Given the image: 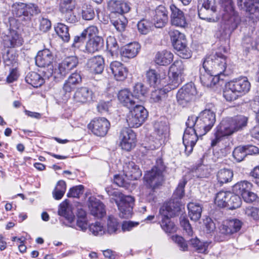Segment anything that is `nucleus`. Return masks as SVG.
Masks as SVG:
<instances>
[{"label":"nucleus","instance_id":"nucleus-1","mask_svg":"<svg viewBox=\"0 0 259 259\" xmlns=\"http://www.w3.org/2000/svg\"><path fill=\"white\" fill-rule=\"evenodd\" d=\"M247 122L248 118L241 115L223 119L215 128L214 138L211 140V146L214 147L226 140L228 136L242 130Z\"/></svg>","mask_w":259,"mask_h":259},{"label":"nucleus","instance_id":"nucleus-2","mask_svg":"<svg viewBox=\"0 0 259 259\" xmlns=\"http://www.w3.org/2000/svg\"><path fill=\"white\" fill-rule=\"evenodd\" d=\"M106 191L110 197V202H114L117 205L119 217L124 219L131 218L133 214L134 198L111 188H107Z\"/></svg>","mask_w":259,"mask_h":259},{"label":"nucleus","instance_id":"nucleus-3","mask_svg":"<svg viewBox=\"0 0 259 259\" xmlns=\"http://www.w3.org/2000/svg\"><path fill=\"white\" fill-rule=\"evenodd\" d=\"M250 89V83L247 77L236 78L226 84L223 96L227 101H232L248 93Z\"/></svg>","mask_w":259,"mask_h":259},{"label":"nucleus","instance_id":"nucleus-4","mask_svg":"<svg viewBox=\"0 0 259 259\" xmlns=\"http://www.w3.org/2000/svg\"><path fill=\"white\" fill-rule=\"evenodd\" d=\"M11 11L13 17L17 18L18 21L25 23L31 20L32 16L40 12V10L36 5L22 2L13 3Z\"/></svg>","mask_w":259,"mask_h":259},{"label":"nucleus","instance_id":"nucleus-5","mask_svg":"<svg viewBox=\"0 0 259 259\" xmlns=\"http://www.w3.org/2000/svg\"><path fill=\"white\" fill-rule=\"evenodd\" d=\"M78 63L76 56H69L66 58L57 68H50L44 71V77L49 79L53 77L55 79H61L65 76L72 69L75 68Z\"/></svg>","mask_w":259,"mask_h":259},{"label":"nucleus","instance_id":"nucleus-6","mask_svg":"<svg viewBox=\"0 0 259 259\" xmlns=\"http://www.w3.org/2000/svg\"><path fill=\"white\" fill-rule=\"evenodd\" d=\"M166 166L161 158L157 159L155 165L144 176V180L153 190L161 185L164 180L163 172Z\"/></svg>","mask_w":259,"mask_h":259},{"label":"nucleus","instance_id":"nucleus-7","mask_svg":"<svg viewBox=\"0 0 259 259\" xmlns=\"http://www.w3.org/2000/svg\"><path fill=\"white\" fill-rule=\"evenodd\" d=\"M178 206H174V203L163 205L159 210V219L161 220V228L166 232L171 233L176 231V226L170 218L176 215L180 210Z\"/></svg>","mask_w":259,"mask_h":259},{"label":"nucleus","instance_id":"nucleus-8","mask_svg":"<svg viewBox=\"0 0 259 259\" xmlns=\"http://www.w3.org/2000/svg\"><path fill=\"white\" fill-rule=\"evenodd\" d=\"M58 214L64 217L68 221V224H65L68 227L85 232L89 226L88 219L82 218L81 219H77L76 226L77 228L75 227V225L74 224L75 216L66 201H64L60 204L58 209Z\"/></svg>","mask_w":259,"mask_h":259},{"label":"nucleus","instance_id":"nucleus-9","mask_svg":"<svg viewBox=\"0 0 259 259\" xmlns=\"http://www.w3.org/2000/svg\"><path fill=\"white\" fill-rule=\"evenodd\" d=\"M227 62L226 57L221 53L217 52L214 55L206 57L203 65L215 76H219L226 70Z\"/></svg>","mask_w":259,"mask_h":259},{"label":"nucleus","instance_id":"nucleus-10","mask_svg":"<svg viewBox=\"0 0 259 259\" xmlns=\"http://www.w3.org/2000/svg\"><path fill=\"white\" fill-rule=\"evenodd\" d=\"M148 113L145 107L136 104L126 115V122L130 127L137 128L140 126L147 119Z\"/></svg>","mask_w":259,"mask_h":259},{"label":"nucleus","instance_id":"nucleus-11","mask_svg":"<svg viewBox=\"0 0 259 259\" xmlns=\"http://www.w3.org/2000/svg\"><path fill=\"white\" fill-rule=\"evenodd\" d=\"M198 118L197 130L200 135H204L208 132L216 121L215 114L210 109H205L201 111Z\"/></svg>","mask_w":259,"mask_h":259},{"label":"nucleus","instance_id":"nucleus-12","mask_svg":"<svg viewBox=\"0 0 259 259\" xmlns=\"http://www.w3.org/2000/svg\"><path fill=\"white\" fill-rule=\"evenodd\" d=\"M15 22V18H9L10 28L2 36L3 44L5 48H15L21 46L23 44V38L17 31L14 29L15 27L13 25Z\"/></svg>","mask_w":259,"mask_h":259},{"label":"nucleus","instance_id":"nucleus-13","mask_svg":"<svg viewBox=\"0 0 259 259\" xmlns=\"http://www.w3.org/2000/svg\"><path fill=\"white\" fill-rule=\"evenodd\" d=\"M186 66L181 60H176L169 68V78L171 80L172 89L178 87L182 82V76L184 74Z\"/></svg>","mask_w":259,"mask_h":259},{"label":"nucleus","instance_id":"nucleus-14","mask_svg":"<svg viewBox=\"0 0 259 259\" xmlns=\"http://www.w3.org/2000/svg\"><path fill=\"white\" fill-rule=\"evenodd\" d=\"M196 93L194 85L192 83H187L178 92L177 101L179 104L184 107L194 100Z\"/></svg>","mask_w":259,"mask_h":259},{"label":"nucleus","instance_id":"nucleus-15","mask_svg":"<svg viewBox=\"0 0 259 259\" xmlns=\"http://www.w3.org/2000/svg\"><path fill=\"white\" fill-rule=\"evenodd\" d=\"M119 139L120 146L125 151H129L136 146V135L131 129L123 128L120 132Z\"/></svg>","mask_w":259,"mask_h":259},{"label":"nucleus","instance_id":"nucleus-16","mask_svg":"<svg viewBox=\"0 0 259 259\" xmlns=\"http://www.w3.org/2000/svg\"><path fill=\"white\" fill-rule=\"evenodd\" d=\"M110 125L109 121L106 118L101 117L92 120L88 127L94 135L103 137L107 133Z\"/></svg>","mask_w":259,"mask_h":259},{"label":"nucleus","instance_id":"nucleus-17","mask_svg":"<svg viewBox=\"0 0 259 259\" xmlns=\"http://www.w3.org/2000/svg\"><path fill=\"white\" fill-rule=\"evenodd\" d=\"M54 60V56L49 49H44L39 51L35 57L36 65L39 67L44 68L42 72L48 69L53 68L52 64Z\"/></svg>","mask_w":259,"mask_h":259},{"label":"nucleus","instance_id":"nucleus-18","mask_svg":"<svg viewBox=\"0 0 259 259\" xmlns=\"http://www.w3.org/2000/svg\"><path fill=\"white\" fill-rule=\"evenodd\" d=\"M199 135L198 131L193 128H186L183 137V143L185 147L187 154L191 153L198 140Z\"/></svg>","mask_w":259,"mask_h":259},{"label":"nucleus","instance_id":"nucleus-19","mask_svg":"<svg viewBox=\"0 0 259 259\" xmlns=\"http://www.w3.org/2000/svg\"><path fill=\"white\" fill-rule=\"evenodd\" d=\"M169 9L171 12L170 16L171 24L183 28L187 27L188 24L184 12L174 4H171Z\"/></svg>","mask_w":259,"mask_h":259},{"label":"nucleus","instance_id":"nucleus-20","mask_svg":"<svg viewBox=\"0 0 259 259\" xmlns=\"http://www.w3.org/2000/svg\"><path fill=\"white\" fill-rule=\"evenodd\" d=\"M154 127L155 140L153 147H151L152 149L158 148L164 143L168 132V127L165 122H156Z\"/></svg>","mask_w":259,"mask_h":259},{"label":"nucleus","instance_id":"nucleus-21","mask_svg":"<svg viewBox=\"0 0 259 259\" xmlns=\"http://www.w3.org/2000/svg\"><path fill=\"white\" fill-rule=\"evenodd\" d=\"M228 4V6L225 7V9L227 12L229 13V16L225 14L224 19L226 20L228 17V19L225 22V28L228 29V32L230 33L237 28L240 22V18L238 15L235 14L232 1L229 0Z\"/></svg>","mask_w":259,"mask_h":259},{"label":"nucleus","instance_id":"nucleus-22","mask_svg":"<svg viewBox=\"0 0 259 259\" xmlns=\"http://www.w3.org/2000/svg\"><path fill=\"white\" fill-rule=\"evenodd\" d=\"M237 5L241 9H245L252 19L259 17V0H237Z\"/></svg>","mask_w":259,"mask_h":259},{"label":"nucleus","instance_id":"nucleus-23","mask_svg":"<svg viewBox=\"0 0 259 259\" xmlns=\"http://www.w3.org/2000/svg\"><path fill=\"white\" fill-rule=\"evenodd\" d=\"M200 80L203 86L206 87H212L215 85L220 80V77L215 75L211 72L208 71V69L202 67L199 69Z\"/></svg>","mask_w":259,"mask_h":259},{"label":"nucleus","instance_id":"nucleus-24","mask_svg":"<svg viewBox=\"0 0 259 259\" xmlns=\"http://www.w3.org/2000/svg\"><path fill=\"white\" fill-rule=\"evenodd\" d=\"M109 70L117 81H123L127 76V69L118 61H113L110 63Z\"/></svg>","mask_w":259,"mask_h":259},{"label":"nucleus","instance_id":"nucleus-25","mask_svg":"<svg viewBox=\"0 0 259 259\" xmlns=\"http://www.w3.org/2000/svg\"><path fill=\"white\" fill-rule=\"evenodd\" d=\"M123 172L127 179L136 180L142 176V171L133 161L125 162L123 166Z\"/></svg>","mask_w":259,"mask_h":259},{"label":"nucleus","instance_id":"nucleus-26","mask_svg":"<svg viewBox=\"0 0 259 259\" xmlns=\"http://www.w3.org/2000/svg\"><path fill=\"white\" fill-rule=\"evenodd\" d=\"M109 10L111 12L112 15L116 13L122 15L130 10L129 4L123 1L111 0L108 3Z\"/></svg>","mask_w":259,"mask_h":259},{"label":"nucleus","instance_id":"nucleus-27","mask_svg":"<svg viewBox=\"0 0 259 259\" xmlns=\"http://www.w3.org/2000/svg\"><path fill=\"white\" fill-rule=\"evenodd\" d=\"M89 208L92 215L102 218L106 214L105 205L99 200L94 197H90L89 200Z\"/></svg>","mask_w":259,"mask_h":259},{"label":"nucleus","instance_id":"nucleus-28","mask_svg":"<svg viewBox=\"0 0 259 259\" xmlns=\"http://www.w3.org/2000/svg\"><path fill=\"white\" fill-rule=\"evenodd\" d=\"M167 14L168 12L164 6L159 5L156 8L153 17L155 27L162 28L165 26L168 21Z\"/></svg>","mask_w":259,"mask_h":259},{"label":"nucleus","instance_id":"nucleus-29","mask_svg":"<svg viewBox=\"0 0 259 259\" xmlns=\"http://www.w3.org/2000/svg\"><path fill=\"white\" fill-rule=\"evenodd\" d=\"M242 225L241 221L238 219H232L227 221L223 224L220 228L222 234L231 235L238 232Z\"/></svg>","mask_w":259,"mask_h":259},{"label":"nucleus","instance_id":"nucleus-30","mask_svg":"<svg viewBox=\"0 0 259 259\" xmlns=\"http://www.w3.org/2000/svg\"><path fill=\"white\" fill-rule=\"evenodd\" d=\"M206 5L198 4V14L199 18L209 21L214 19L210 17L216 11L215 8L212 5L213 3H205Z\"/></svg>","mask_w":259,"mask_h":259},{"label":"nucleus","instance_id":"nucleus-31","mask_svg":"<svg viewBox=\"0 0 259 259\" xmlns=\"http://www.w3.org/2000/svg\"><path fill=\"white\" fill-rule=\"evenodd\" d=\"M93 95L92 91L88 88L81 87L75 92L74 100L76 102L85 103L92 100Z\"/></svg>","mask_w":259,"mask_h":259},{"label":"nucleus","instance_id":"nucleus-32","mask_svg":"<svg viewBox=\"0 0 259 259\" xmlns=\"http://www.w3.org/2000/svg\"><path fill=\"white\" fill-rule=\"evenodd\" d=\"M87 66L91 72L100 74L104 68V58L101 56L92 57L88 60Z\"/></svg>","mask_w":259,"mask_h":259},{"label":"nucleus","instance_id":"nucleus-33","mask_svg":"<svg viewBox=\"0 0 259 259\" xmlns=\"http://www.w3.org/2000/svg\"><path fill=\"white\" fill-rule=\"evenodd\" d=\"M119 101L124 106L130 109L138 104L133 94L127 89L121 90L118 94Z\"/></svg>","mask_w":259,"mask_h":259},{"label":"nucleus","instance_id":"nucleus-34","mask_svg":"<svg viewBox=\"0 0 259 259\" xmlns=\"http://www.w3.org/2000/svg\"><path fill=\"white\" fill-rule=\"evenodd\" d=\"M104 45V40L101 37L96 36L90 38L86 43L85 52L94 53L101 50Z\"/></svg>","mask_w":259,"mask_h":259},{"label":"nucleus","instance_id":"nucleus-35","mask_svg":"<svg viewBox=\"0 0 259 259\" xmlns=\"http://www.w3.org/2000/svg\"><path fill=\"white\" fill-rule=\"evenodd\" d=\"M169 34L175 49H180L183 45L186 44V39L185 35L179 31L175 29H171L169 31Z\"/></svg>","mask_w":259,"mask_h":259},{"label":"nucleus","instance_id":"nucleus-36","mask_svg":"<svg viewBox=\"0 0 259 259\" xmlns=\"http://www.w3.org/2000/svg\"><path fill=\"white\" fill-rule=\"evenodd\" d=\"M141 46L137 42L128 44L123 47L121 51V55L122 57L133 58L138 54Z\"/></svg>","mask_w":259,"mask_h":259},{"label":"nucleus","instance_id":"nucleus-37","mask_svg":"<svg viewBox=\"0 0 259 259\" xmlns=\"http://www.w3.org/2000/svg\"><path fill=\"white\" fill-rule=\"evenodd\" d=\"M174 59L173 54L168 51L163 50L156 53L155 62L159 65L165 66L169 64Z\"/></svg>","mask_w":259,"mask_h":259},{"label":"nucleus","instance_id":"nucleus-38","mask_svg":"<svg viewBox=\"0 0 259 259\" xmlns=\"http://www.w3.org/2000/svg\"><path fill=\"white\" fill-rule=\"evenodd\" d=\"M188 214L192 221L196 222L201 216L202 206L198 202H190L187 205Z\"/></svg>","mask_w":259,"mask_h":259},{"label":"nucleus","instance_id":"nucleus-39","mask_svg":"<svg viewBox=\"0 0 259 259\" xmlns=\"http://www.w3.org/2000/svg\"><path fill=\"white\" fill-rule=\"evenodd\" d=\"M25 80L34 88L40 87L44 82V78L35 72H29L26 76Z\"/></svg>","mask_w":259,"mask_h":259},{"label":"nucleus","instance_id":"nucleus-40","mask_svg":"<svg viewBox=\"0 0 259 259\" xmlns=\"http://www.w3.org/2000/svg\"><path fill=\"white\" fill-rule=\"evenodd\" d=\"M147 82L151 87L155 88L160 82V74L154 69H149L146 74Z\"/></svg>","mask_w":259,"mask_h":259},{"label":"nucleus","instance_id":"nucleus-41","mask_svg":"<svg viewBox=\"0 0 259 259\" xmlns=\"http://www.w3.org/2000/svg\"><path fill=\"white\" fill-rule=\"evenodd\" d=\"M233 177V172L230 169H221L217 174V179L218 182L221 184L231 182Z\"/></svg>","mask_w":259,"mask_h":259},{"label":"nucleus","instance_id":"nucleus-42","mask_svg":"<svg viewBox=\"0 0 259 259\" xmlns=\"http://www.w3.org/2000/svg\"><path fill=\"white\" fill-rule=\"evenodd\" d=\"M226 207L229 209H234L239 207L242 203L241 198L238 194L230 192Z\"/></svg>","mask_w":259,"mask_h":259},{"label":"nucleus","instance_id":"nucleus-43","mask_svg":"<svg viewBox=\"0 0 259 259\" xmlns=\"http://www.w3.org/2000/svg\"><path fill=\"white\" fill-rule=\"evenodd\" d=\"M252 186V185L251 183L247 181H242L234 185L233 190L234 193L242 196L244 193L250 191Z\"/></svg>","mask_w":259,"mask_h":259},{"label":"nucleus","instance_id":"nucleus-44","mask_svg":"<svg viewBox=\"0 0 259 259\" xmlns=\"http://www.w3.org/2000/svg\"><path fill=\"white\" fill-rule=\"evenodd\" d=\"M119 228L120 225L117 220L112 215L109 216L106 232L110 235L116 234L120 231Z\"/></svg>","mask_w":259,"mask_h":259},{"label":"nucleus","instance_id":"nucleus-45","mask_svg":"<svg viewBox=\"0 0 259 259\" xmlns=\"http://www.w3.org/2000/svg\"><path fill=\"white\" fill-rule=\"evenodd\" d=\"M146 93V88L144 87L143 83L138 82L134 86L132 94L139 103V101H142L144 100V96Z\"/></svg>","mask_w":259,"mask_h":259},{"label":"nucleus","instance_id":"nucleus-46","mask_svg":"<svg viewBox=\"0 0 259 259\" xmlns=\"http://www.w3.org/2000/svg\"><path fill=\"white\" fill-rule=\"evenodd\" d=\"M56 33L64 41L68 42L70 39L69 28L63 23H58L55 27Z\"/></svg>","mask_w":259,"mask_h":259},{"label":"nucleus","instance_id":"nucleus-47","mask_svg":"<svg viewBox=\"0 0 259 259\" xmlns=\"http://www.w3.org/2000/svg\"><path fill=\"white\" fill-rule=\"evenodd\" d=\"M243 46L248 51L254 49L259 51V35L255 38L250 36H246L243 39Z\"/></svg>","mask_w":259,"mask_h":259},{"label":"nucleus","instance_id":"nucleus-48","mask_svg":"<svg viewBox=\"0 0 259 259\" xmlns=\"http://www.w3.org/2000/svg\"><path fill=\"white\" fill-rule=\"evenodd\" d=\"M66 189V185L65 181L60 180L58 182L53 192V196L56 200L61 199L65 194Z\"/></svg>","mask_w":259,"mask_h":259},{"label":"nucleus","instance_id":"nucleus-49","mask_svg":"<svg viewBox=\"0 0 259 259\" xmlns=\"http://www.w3.org/2000/svg\"><path fill=\"white\" fill-rule=\"evenodd\" d=\"M5 66L17 68L18 65L17 57L12 52L7 51L3 56Z\"/></svg>","mask_w":259,"mask_h":259},{"label":"nucleus","instance_id":"nucleus-50","mask_svg":"<svg viewBox=\"0 0 259 259\" xmlns=\"http://www.w3.org/2000/svg\"><path fill=\"white\" fill-rule=\"evenodd\" d=\"M229 193L227 191H220L215 196V203L220 207H226L229 197Z\"/></svg>","mask_w":259,"mask_h":259},{"label":"nucleus","instance_id":"nucleus-51","mask_svg":"<svg viewBox=\"0 0 259 259\" xmlns=\"http://www.w3.org/2000/svg\"><path fill=\"white\" fill-rule=\"evenodd\" d=\"M166 97V93L162 89L155 90L151 93L150 101L151 103H159Z\"/></svg>","mask_w":259,"mask_h":259},{"label":"nucleus","instance_id":"nucleus-52","mask_svg":"<svg viewBox=\"0 0 259 259\" xmlns=\"http://www.w3.org/2000/svg\"><path fill=\"white\" fill-rule=\"evenodd\" d=\"M137 27L141 34H146L152 29L153 24L150 21L143 19L138 22Z\"/></svg>","mask_w":259,"mask_h":259},{"label":"nucleus","instance_id":"nucleus-53","mask_svg":"<svg viewBox=\"0 0 259 259\" xmlns=\"http://www.w3.org/2000/svg\"><path fill=\"white\" fill-rule=\"evenodd\" d=\"M125 19L123 15H120V17L114 18L113 16L110 18V21L116 29L118 31H123L125 27Z\"/></svg>","mask_w":259,"mask_h":259},{"label":"nucleus","instance_id":"nucleus-54","mask_svg":"<svg viewBox=\"0 0 259 259\" xmlns=\"http://www.w3.org/2000/svg\"><path fill=\"white\" fill-rule=\"evenodd\" d=\"M82 17L86 20H90L94 18L95 13L92 7L90 5L84 4L82 7Z\"/></svg>","mask_w":259,"mask_h":259},{"label":"nucleus","instance_id":"nucleus-55","mask_svg":"<svg viewBox=\"0 0 259 259\" xmlns=\"http://www.w3.org/2000/svg\"><path fill=\"white\" fill-rule=\"evenodd\" d=\"M74 8L75 2L73 0H61L59 8L61 12L73 11Z\"/></svg>","mask_w":259,"mask_h":259},{"label":"nucleus","instance_id":"nucleus-56","mask_svg":"<svg viewBox=\"0 0 259 259\" xmlns=\"http://www.w3.org/2000/svg\"><path fill=\"white\" fill-rule=\"evenodd\" d=\"M89 230L95 236L102 235L106 233L103 226L99 222L92 224L89 226Z\"/></svg>","mask_w":259,"mask_h":259},{"label":"nucleus","instance_id":"nucleus-57","mask_svg":"<svg viewBox=\"0 0 259 259\" xmlns=\"http://www.w3.org/2000/svg\"><path fill=\"white\" fill-rule=\"evenodd\" d=\"M187 183V181L183 179L180 182L178 187L173 194V197L175 199H181L184 195V188Z\"/></svg>","mask_w":259,"mask_h":259},{"label":"nucleus","instance_id":"nucleus-58","mask_svg":"<svg viewBox=\"0 0 259 259\" xmlns=\"http://www.w3.org/2000/svg\"><path fill=\"white\" fill-rule=\"evenodd\" d=\"M233 156L237 161H242L246 156L245 147L238 146L235 148L233 152Z\"/></svg>","mask_w":259,"mask_h":259},{"label":"nucleus","instance_id":"nucleus-59","mask_svg":"<svg viewBox=\"0 0 259 259\" xmlns=\"http://www.w3.org/2000/svg\"><path fill=\"white\" fill-rule=\"evenodd\" d=\"M84 187L82 185H78L70 189L67 193L69 197H79L80 194H83Z\"/></svg>","mask_w":259,"mask_h":259},{"label":"nucleus","instance_id":"nucleus-60","mask_svg":"<svg viewBox=\"0 0 259 259\" xmlns=\"http://www.w3.org/2000/svg\"><path fill=\"white\" fill-rule=\"evenodd\" d=\"M244 211L246 215L253 218L254 220L259 219V208L248 207L244 209Z\"/></svg>","mask_w":259,"mask_h":259},{"label":"nucleus","instance_id":"nucleus-61","mask_svg":"<svg viewBox=\"0 0 259 259\" xmlns=\"http://www.w3.org/2000/svg\"><path fill=\"white\" fill-rule=\"evenodd\" d=\"M178 53V55L183 59H188L191 57V51L187 47V44L183 45L180 49H176Z\"/></svg>","mask_w":259,"mask_h":259},{"label":"nucleus","instance_id":"nucleus-62","mask_svg":"<svg viewBox=\"0 0 259 259\" xmlns=\"http://www.w3.org/2000/svg\"><path fill=\"white\" fill-rule=\"evenodd\" d=\"M172 240L179 246L181 250L183 251L187 250L188 245L183 237L178 235L172 236Z\"/></svg>","mask_w":259,"mask_h":259},{"label":"nucleus","instance_id":"nucleus-63","mask_svg":"<svg viewBox=\"0 0 259 259\" xmlns=\"http://www.w3.org/2000/svg\"><path fill=\"white\" fill-rule=\"evenodd\" d=\"M51 27V21L45 18H41L39 19V29L40 31L46 32L48 31Z\"/></svg>","mask_w":259,"mask_h":259},{"label":"nucleus","instance_id":"nucleus-64","mask_svg":"<svg viewBox=\"0 0 259 259\" xmlns=\"http://www.w3.org/2000/svg\"><path fill=\"white\" fill-rule=\"evenodd\" d=\"M106 45L107 49L111 51H114L118 48V45L115 38L109 36L106 39Z\"/></svg>","mask_w":259,"mask_h":259}]
</instances>
